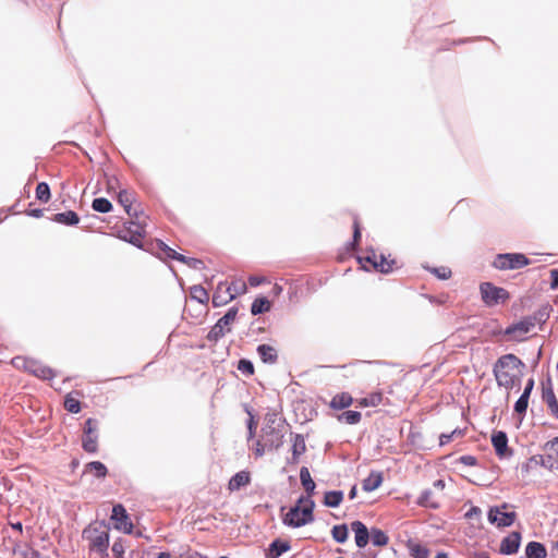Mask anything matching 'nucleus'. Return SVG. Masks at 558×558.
<instances>
[{"label":"nucleus","mask_w":558,"mask_h":558,"mask_svg":"<svg viewBox=\"0 0 558 558\" xmlns=\"http://www.w3.org/2000/svg\"><path fill=\"white\" fill-rule=\"evenodd\" d=\"M553 286L558 287V269L551 270Z\"/></svg>","instance_id":"nucleus-59"},{"label":"nucleus","mask_w":558,"mask_h":558,"mask_svg":"<svg viewBox=\"0 0 558 558\" xmlns=\"http://www.w3.org/2000/svg\"><path fill=\"white\" fill-rule=\"evenodd\" d=\"M248 414H250V420L247 422V429H248V439H251L255 436L256 422L250 411H248Z\"/></svg>","instance_id":"nucleus-54"},{"label":"nucleus","mask_w":558,"mask_h":558,"mask_svg":"<svg viewBox=\"0 0 558 558\" xmlns=\"http://www.w3.org/2000/svg\"><path fill=\"white\" fill-rule=\"evenodd\" d=\"M522 367V361L514 354L509 353L500 356L493 369L498 386L512 389L520 381Z\"/></svg>","instance_id":"nucleus-1"},{"label":"nucleus","mask_w":558,"mask_h":558,"mask_svg":"<svg viewBox=\"0 0 558 558\" xmlns=\"http://www.w3.org/2000/svg\"><path fill=\"white\" fill-rule=\"evenodd\" d=\"M408 548H409L410 555L413 558H428V556H429V550L425 546H423L418 543L410 542L408 544Z\"/></svg>","instance_id":"nucleus-39"},{"label":"nucleus","mask_w":558,"mask_h":558,"mask_svg":"<svg viewBox=\"0 0 558 558\" xmlns=\"http://www.w3.org/2000/svg\"><path fill=\"white\" fill-rule=\"evenodd\" d=\"M361 241V227L357 218L353 221V245H359Z\"/></svg>","instance_id":"nucleus-52"},{"label":"nucleus","mask_w":558,"mask_h":558,"mask_svg":"<svg viewBox=\"0 0 558 558\" xmlns=\"http://www.w3.org/2000/svg\"><path fill=\"white\" fill-rule=\"evenodd\" d=\"M520 543L521 534L519 532H511L501 541L499 551L504 555H513L518 551Z\"/></svg>","instance_id":"nucleus-15"},{"label":"nucleus","mask_w":558,"mask_h":558,"mask_svg":"<svg viewBox=\"0 0 558 558\" xmlns=\"http://www.w3.org/2000/svg\"><path fill=\"white\" fill-rule=\"evenodd\" d=\"M233 300L231 292L227 288H225V281H221L217 284V288L213 294V306L220 307Z\"/></svg>","instance_id":"nucleus-18"},{"label":"nucleus","mask_w":558,"mask_h":558,"mask_svg":"<svg viewBox=\"0 0 558 558\" xmlns=\"http://www.w3.org/2000/svg\"><path fill=\"white\" fill-rule=\"evenodd\" d=\"M110 519L113 521V527L125 534H132L134 525L123 505L118 504L112 508Z\"/></svg>","instance_id":"nucleus-11"},{"label":"nucleus","mask_w":558,"mask_h":558,"mask_svg":"<svg viewBox=\"0 0 558 558\" xmlns=\"http://www.w3.org/2000/svg\"><path fill=\"white\" fill-rule=\"evenodd\" d=\"M343 500V493L341 490L326 492L324 496V505L326 507L336 508Z\"/></svg>","instance_id":"nucleus-33"},{"label":"nucleus","mask_w":558,"mask_h":558,"mask_svg":"<svg viewBox=\"0 0 558 558\" xmlns=\"http://www.w3.org/2000/svg\"><path fill=\"white\" fill-rule=\"evenodd\" d=\"M225 288H227L229 292H231L233 300L238 295H243L247 292L246 282L241 278L233 279L229 284L225 282Z\"/></svg>","instance_id":"nucleus-29"},{"label":"nucleus","mask_w":558,"mask_h":558,"mask_svg":"<svg viewBox=\"0 0 558 558\" xmlns=\"http://www.w3.org/2000/svg\"><path fill=\"white\" fill-rule=\"evenodd\" d=\"M529 404V398L521 395V397L517 400L514 404V411L515 413L522 415L525 413Z\"/></svg>","instance_id":"nucleus-50"},{"label":"nucleus","mask_w":558,"mask_h":558,"mask_svg":"<svg viewBox=\"0 0 558 558\" xmlns=\"http://www.w3.org/2000/svg\"><path fill=\"white\" fill-rule=\"evenodd\" d=\"M83 539L88 542V549L98 553L101 557L108 556L109 526L105 521L89 523L82 533Z\"/></svg>","instance_id":"nucleus-2"},{"label":"nucleus","mask_w":558,"mask_h":558,"mask_svg":"<svg viewBox=\"0 0 558 558\" xmlns=\"http://www.w3.org/2000/svg\"><path fill=\"white\" fill-rule=\"evenodd\" d=\"M270 307H271L270 301L265 296H259V298H256L254 300V302L252 303L251 313L253 315L263 314V313L270 311Z\"/></svg>","instance_id":"nucleus-31"},{"label":"nucleus","mask_w":558,"mask_h":558,"mask_svg":"<svg viewBox=\"0 0 558 558\" xmlns=\"http://www.w3.org/2000/svg\"><path fill=\"white\" fill-rule=\"evenodd\" d=\"M290 549V544L280 539H275L266 553L267 558H278L281 554Z\"/></svg>","instance_id":"nucleus-25"},{"label":"nucleus","mask_w":558,"mask_h":558,"mask_svg":"<svg viewBox=\"0 0 558 558\" xmlns=\"http://www.w3.org/2000/svg\"><path fill=\"white\" fill-rule=\"evenodd\" d=\"M460 461L465 464V465H469V466H473L476 464L477 460L475 457L473 456H462L460 458Z\"/></svg>","instance_id":"nucleus-57"},{"label":"nucleus","mask_w":558,"mask_h":558,"mask_svg":"<svg viewBox=\"0 0 558 558\" xmlns=\"http://www.w3.org/2000/svg\"><path fill=\"white\" fill-rule=\"evenodd\" d=\"M359 260L362 263L363 260L369 264L375 270L380 271L383 274L392 272L395 269L399 268L398 262L396 258H391L389 256H385L384 254H376L372 252L371 255L365 257H360Z\"/></svg>","instance_id":"nucleus-10"},{"label":"nucleus","mask_w":558,"mask_h":558,"mask_svg":"<svg viewBox=\"0 0 558 558\" xmlns=\"http://www.w3.org/2000/svg\"><path fill=\"white\" fill-rule=\"evenodd\" d=\"M300 480H301V484H302L303 488L305 489V492L308 495L306 498H311V496L314 494L316 484L313 481L310 470L306 466L301 468Z\"/></svg>","instance_id":"nucleus-24"},{"label":"nucleus","mask_w":558,"mask_h":558,"mask_svg":"<svg viewBox=\"0 0 558 558\" xmlns=\"http://www.w3.org/2000/svg\"><path fill=\"white\" fill-rule=\"evenodd\" d=\"M543 401L546 403L550 414L558 418V400L553 388L543 389Z\"/></svg>","instance_id":"nucleus-23"},{"label":"nucleus","mask_w":558,"mask_h":558,"mask_svg":"<svg viewBox=\"0 0 558 558\" xmlns=\"http://www.w3.org/2000/svg\"><path fill=\"white\" fill-rule=\"evenodd\" d=\"M535 319L531 317L523 318L522 320L512 324L504 330V336L508 341H523L527 335L534 329Z\"/></svg>","instance_id":"nucleus-9"},{"label":"nucleus","mask_w":558,"mask_h":558,"mask_svg":"<svg viewBox=\"0 0 558 558\" xmlns=\"http://www.w3.org/2000/svg\"><path fill=\"white\" fill-rule=\"evenodd\" d=\"M417 504L423 507H428L433 509H437L439 507V500L435 497L434 493L430 489H426L422 493L418 498Z\"/></svg>","instance_id":"nucleus-32"},{"label":"nucleus","mask_w":558,"mask_h":558,"mask_svg":"<svg viewBox=\"0 0 558 558\" xmlns=\"http://www.w3.org/2000/svg\"><path fill=\"white\" fill-rule=\"evenodd\" d=\"M64 408L70 413L76 414L82 409L81 401L73 393H68L64 399Z\"/></svg>","instance_id":"nucleus-40"},{"label":"nucleus","mask_w":558,"mask_h":558,"mask_svg":"<svg viewBox=\"0 0 558 558\" xmlns=\"http://www.w3.org/2000/svg\"><path fill=\"white\" fill-rule=\"evenodd\" d=\"M507 508V504H504L501 507L492 508L488 512L489 522L499 527L510 526L514 522L517 514L515 512L505 511Z\"/></svg>","instance_id":"nucleus-13"},{"label":"nucleus","mask_w":558,"mask_h":558,"mask_svg":"<svg viewBox=\"0 0 558 558\" xmlns=\"http://www.w3.org/2000/svg\"><path fill=\"white\" fill-rule=\"evenodd\" d=\"M98 428L96 418L89 417L84 423L82 447L86 452L95 453L98 450Z\"/></svg>","instance_id":"nucleus-8"},{"label":"nucleus","mask_w":558,"mask_h":558,"mask_svg":"<svg viewBox=\"0 0 558 558\" xmlns=\"http://www.w3.org/2000/svg\"><path fill=\"white\" fill-rule=\"evenodd\" d=\"M29 362H31V359L24 357V356H15L11 360V364L15 368L24 371V372H27Z\"/></svg>","instance_id":"nucleus-48"},{"label":"nucleus","mask_w":558,"mask_h":558,"mask_svg":"<svg viewBox=\"0 0 558 558\" xmlns=\"http://www.w3.org/2000/svg\"><path fill=\"white\" fill-rule=\"evenodd\" d=\"M190 295L192 300H195L203 305H207L209 302V293L201 284L192 286L190 289Z\"/></svg>","instance_id":"nucleus-30"},{"label":"nucleus","mask_w":558,"mask_h":558,"mask_svg":"<svg viewBox=\"0 0 558 558\" xmlns=\"http://www.w3.org/2000/svg\"><path fill=\"white\" fill-rule=\"evenodd\" d=\"M481 296L487 306H495L509 300V292L500 287H496L490 282H483L480 286Z\"/></svg>","instance_id":"nucleus-7"},{"label":"nucleus","mask_w":558,"mask_h":558,"mask_svg":"<svg viewBox=\"0 0 558 558\" xmlns=\"http://www.w3.org/2000/svg\"><path fill=\"white\" fill-rule=\"evenodd\" d=\"M238 369L247 375V376H252L254 374V365L251 361L248 360H245V359H242L239 361L238 363Z\"/></svg>","instance_id":"nucleus-47"},{"label":"nucleus","mask_w":558,"mask_h":558,"mask_svg":"<svg viewBox=\"0 0 558 558\" xmlns=\"http://www.w3.org/2000/svg\"><path fill=\"white\" fill-rule=\"evenodd\" d=\"M369 536L372 538V543L375 546L383 547V546H386L389 542L388 535L379 529H375V527L372 529L369 532Z\"/></svg>","instance_id":"nucleus-38"},{"label":"nucleus","mask_w":558,"mask_h":558,"mask_svg":"<svg viewBox=\"0 0 558 558\" xmlns=\"http://www.w3.org/2000/svg\"><path fill=\"white\" fill-rule=\"evenodd\" d=\"M257 353L264 363L274 364L278 360L277 350L269 344H260L257 347Z\"/></svg>","instance_id":"nucleus-22"},{"label":"nucleus","mask_w":558,"mask_h":558,"mask_svg":"<svg viewBox=\"0 0 558 558\" xmlns=\"http://www.w3.org/2000/svg\"><path fill=\"white\" fill-rule=\"evenodd\" d=\"M481 509L478 507H471L470 510L465 513V517L468 519H474V518H480L481 517Z\"/></svg>","instance_id":"nucleus-56"},{"label":"nucleus","mask_w":558,"mask_h":558,"mask_svg":"<svg viewBox=\"0 0 558 558\" xmlns=\"http://www.w3.org/2000/svg\"><path fill=\"white\" fill-rule=\"evenodd\" d=\"M383 393L379 391L372 392L367 397L362 398L359 400V405L366 408V407H377L383 401Z\"/></svg>","instance_id":"nucleus-37"},{"label":"nucleus","mask_w":558,"mask_h":558,"mask_svg":"<svg viewBox=\"0 0 558 558\" xmlns=\"http://www.w3.org/2000/svg\"><path fill=\"white\" fill-rule=\"evenodd\" d=\"M35 194L36 198L43 203H48L51 197L49 185L46 182L37 184Z\"/></svg>","instance_id":"nucleus-41"},{"label":"nucleus","mask_w":558,"mask_h":558,"mask_svg":"<svg viewBox=\"0 0 558 558\" xmlns=\"http://www.w3.org/2000/svg\"><path fill=\"white\" fill-rule=\"evenodd\" d=\"M527 265L530 259L522 253L498 254L493 262V266L499 270L521 269Z\"/></svg>","instance_id":"nucleus-6"},{"label":"nucleus","mask_w":558,"mask_h":558,"mask_svg":"<svg viewBox=\"0 0 558 558\" xmlns=\"http://www.w3.org/2000/svg\"><path fill=\"white\" fill-rule=\"evenodd\" d=\"M353 403V398L349 392L337 393L330 401L329 407L333 410H343Z\"/></svg>","instance_id":"nucleus-21"},{"label":"nucleus","mask_w":558,"mask_h":558,"mask_svg":"<svg viewBox=\"0 0 558 558\" xmlns=\"http://www.w3.org/2000/svg\"><path fill=\"white\" fill-rule=\"evenodd\" d=\"M159 246L162 248L167 257L182 263H187V259L184 255L177 253L173 248L167 246L165 243L160 242Z\"/></svg>","instance_id":"nucleus-44"},{"label":"nucleus","mask_w":558,"mask_h":558,"mask_svg":"<svg viewBox=\"0 0 558 558\" xmlns=\"http://www.w3.org/2000/svg\"><path fill=\"white\" fill-rule=\"evenodd\" d=\"M525 555L527 558H545L547 550L539 542H530L525 547Z\"/></svg>","instance_id":"nucleus-27"},{"label":"nucleus","mask_w":558,"mask_h":558,"mask_svg":"<svg viewBox=\"0 0 558 558\" xmlns=\"http://www.w3.org/2000/svg\"><path fill=\"white\" fill-rule=\"evenodd\" d=\"M262 438L268 446V450L278 449L283 444V434L272 425H266L262 429Z\"/></svg>","instance_id":"nucleus-14"},{"label":"nucleus","mask_w":558,"mask_h":558,"mask_svg":"<svg viewBox=\"0 0 558 558\" xmlns=\"http://www.w3.org/2000/svg\"><path fill=\"white\" fill-rule=\"evenodd\" d=\"M492 442L498 457L504 458L511 454V450L508 448V437L505 432L494 433Z\"/></svg>","instance_id":"nucleus-16"},{"label":"nucleus","mask_w":558,"mask_h":558,"mask_svg":"<svg viewBox=\"0 0 558 558\" xmlns=\"http://www.w3.org/2000/svg\"><path fill=\"white\" fill-rule=\"evenodd\" d=\"M306 450V445L304 437L300 434H296L293 438L292 445V459L294 462H298L301 454H303Z\"/></svg>","instance_id":"nucleus-34"},{"label":"nucleus","mask_w":558,"mask_h":558,"mask_svg":"<svg viewBox=\"0 0 558 558\" xmlns=\"http://www.w3.org/2000/svg\"><path fill=\"white\" fill-rule=\"evenodd\" d=\"M157 558H171L169 553H160Z\"/></svg>","instance_id":"nucleus-63"},{"label":"nucleus","mask_w":558,"mask_h":558,"mask_svg":"<svg viewBox=\"0 0 558 558\" xmlns=\"http://www.w3.org/2000/svg\"><path fill=\"white\" fill-rule=\"evenodd\" d=\"M434 274L440 279H448L451 277V270L446 267L435 268Z\"/></svg>","instance_id":"nucleus-53"},{"label":"nucleus","mask_w":558,"mask_h":558,"mask_svg":"<svg viewBox=\"0 0 558 558\" xmlns=\"http://www.w3.org/2000/svg\"><path fill=\"white\" fill-rule=\"evenodd\" d=\"M434 487L437 490L441 492L445 488V482L442 480H437V481L434 482Z\"/></svg>","instance_id":"nucleus-60"},{"label":"nucleus","mask_w":558,"mask_h":558,"mask_svg":"<svg viewBox=\"0 0 558 558\" xmlns=\"http://www.w3.org/2000/svg\"><path fill=\"white\" fill-rule=\"evenodd\" d=\"M337 418L339 422L354 425V424L360 423V421L362 418V414L359 411L349 410V411H344L341 414H339L337 416Z\"/></svg>","instance_id":"nucleus-36"},{"label":"nucleus","mask_w":558,"mask_h":558,"mask_svg":"<svg viewBox=\"0 0 558 558\" xmlns=\"http://www.w3.org/2000/svg\"><path fill=\"white\" fill-rule=\"evenodd\" d=\"M29 215L39 218V217L43 216V210L41 209H35L32 213H29Z\"/></svg>","instance_id":"nucleus-62"},{"label":"nucleus","mask_w":558,"mask_h":558,"mask_svg":"<svg viewBox=\"0 0 558 558\" xmlns=\"http://www.w3.org/2000/svg\"><path fill=\"white\" fill-rule=\"evenodd\" d=\"M265 281H266L265 277H260V276H250L248 277V284L251 287H257V286L264 283Z\"/></svg>","instance_id":"nucleus-55"},{"label":"nucleus","mask_w":558,"mask_h":558,"mask_svg":"<svg viewBox=\"0 0 558 558\" xmlns=\"http://www.w3.org/2000/svg\"><path fill=\"white\" fill-rule=\"evenodd\" d=\"M533 387H534V380L529 379L522 395L530 398Z\"/></svg>","instance_id":"nucleus-58"},{"label":"nucleus","mask_w":558,"mask_h":558,"mask_svg":"<svg viewBox=\"0 0 558 558\" xmlns=\"http://www.w3.org/2000/svg\"><path fill=\"white\" fill-rule=\"evenodd\" d=\"M251 483V473L248 471H240L235 473L228 483V489L230 492H235L241 489L242 487L247 486Z\"/></svg>","instance_id":"nucleus-19"},{"label":"nucleus","mask_w":558,"mask_h":558,"mask_svg":"<svg viewBox=\"0 0 558 558\" xmlns=\"http://www.w3.org/2000/svg\"><path fill=\"white\" fill-rule=\"evenodd\" d=\"M462 436H463L462 429L456 428L454 430H452L449 434H441L439 436V445L445 446V445L449 444L453 438L462 437Z\"/></svg>","instance_id":"nucleus-46"},{"label":"nucleus","mask_w":558,"mask_h":558,"mask_svg":"<svg viewBox=\"0 0 558 558\" xmlns=\"http://www.w3.org/2000/svg\"><path fill=\"white\" fill-rule=\"evenodd\" d=\"M86 472L94 474L98 478H102L107 475V468L104 463L99 461H93L86 464Z\"/></svg>","instance_id":"nucleus-35"},{"label":"nucleus","mask_w":558,"mask_h":558,"mask_svg":"<svg viewBox=\"0 0 558 558\" xmlns=\"http://www.w3.org/2000/svg\"><path fill=\"white\" fill-rule=\"evenodd\" d=\"M52 220L61 225L74 226L80 222V217L75 211L68 210L64 213L56 214Z\"/></svg>","instance_id":"nucleus-28"},{"label":"nucleus","mask_w":558,"mask_h":558,"mask_svg":"<svg viewBox=\"0 0 558 558\" xmlns=\"http://www.w3.org/2000/svg\"><path fill=\"white\" fill-rule=\"evenodd\" d=\"M238 307L232 306L228 312L211 327L207 335V340L210 342H217L226 333L231 331V326L236 319Z\"/></svg>","instance_id":"nucleus-5"},{"label":"nucleus","mask_w":558,"mask_h":558,"mask_svg":"<svg viewBox=\"0 0 558 558\" xmlns=\"http://www.w3.org/2000/svg\"><path fill=\"white\" fill-rule=\"evenodd\" d=\"M118 202L124 208L130 218L138 219L146 217L138 206L134 207L136 203V194L133 191L121 190L118 193Z\"/></svg>","instance_id":"nucleus-12"},{"label":"nucleus","mask_w":558,"mask_h":558,"mask_svg":"<svg viewBox=\"0 0 558 558\" xmlns=\"http://www.w3.org/2000/svg\"><path fill=\"white\" fill-rule=\"evenodd\" d=\"M92 208L98 213H109L112 208V205L107 198L98 197L93 201Z\"/></svg>","instance_id":"nucleus-43"},{"label":"nucleus","mask_w":558,"mask_h":558,"mask_svg":"<svg viewBox=\"0 0 558 558\" xmlns=\"http://www.w3.org/2000/svg\"><path fill=\"white\" fill-rule=\"evenodd\" d=\"M332 538L337 543H344L348 539V527L345 524L335 525L331 530Z\"/></svg>","instance_id":"nucleus-42"},{"label":"nucleus","mask_w":558,"mask_h":558,"mask_svg":"<svg viewBox=\"0 0 558 558\" xmlns=\"http://www.w3.org/2000/svg\"><path fill=\"white\" fill-rule=\"evenodd\" d=\"M112 554L116 558H123L124 557V543L122 538H118L114 541L112 547H111Z\"/></svg>","instance_id":"nucleus-49"},{"label":"nucleus","mask_w":558,"mask_h":558,"mask_svg":"<svg viewBox=\"0 0 558 558\" xmlns=\"http://www.w3.org/2000/svg\"><path fill=\"white\" fill-rule=\"evenodd\" d=\"M543 449L548 453L549 458H558V436L548 440L544 445Z\"/></svg>","instance_id":"nucleus-45"},{"label":"nucleus","mask_w":558,"mask_h":558,"mask_svg":"<svg viewBox=\"0 0 558 558\" xmlns=\"http://www.w3.org/2000/svg\"><path fill=\"white\" fill-rule=\"evenodd\" d=\"M351 527L355 533L356 546L360 548L365 547L369 539V532L366 525L361 521H354L351 523Z\"/></svg>","instance_id":"nucleus-20"},{"label":"nucleus","mask_w":558,"mask_h":558,"mask_svg":"<svg viewBox=\"0 0 558 558\" xmlns=\"http://www.w3.org/2000/svg\"><path fill=\"white\" fill-rule=\"evenodd\" d=\"M146 219L147 217L138 219L131 218L130 222L124 223L117 230V236L137 247H142L146 235Z\"/></svg>","instance_id":"nucleus-4"},{"label":"nucleus","mask_w":558,"mask_h":558,"mask_svg":"<svg viewBox=\"0 0 558 558\" xmlns=\"http://www.w3.org/2000/svg\"><path fill=\"white\" fill-rule=\"evenodd\" d=\"M26 373H29L40 379H51L56 376L53 369L34 359H31Z\"/></svg>","instance_id":"nucleus-17"},{"label":"nucleus","mask_w":558,"mask_h":558,"mask_svg":"<svg viewBox=\"0 0 558 558\" xmlns=\"http://www.w3.org/2000/svg\"><path fill=\"white\" fill-rule=\"evenodd\" d=\"M435 558H448L446 553H438Z\"/></svg>","instance_id":"nucleus-64"},{"label":"nucleus","mask_w":558,"mask_h":558,"mask_svg":"<svg viewBox=\"0 0 558 558\" xmlns=\"http://www.w3.org/2000/svg\"><path fill=\"white\" fill-rule=\"evenodd\" d=\"M315 504L311 498L300 497L283 518V523L293 527H300L313 522Z\"/></svg>","instance_id":"nucleus-3"},{"label":"nucleus","mask_w":558,"mask_h":558,"mask_svg":"<svg viewBox=\"0 0 558 558\" xmlns=\"http://www.w3.org/2000/svg\"><path fill=\"white\" fill-rule=\"evenodd\" d=\"M383 483V474L380 472H371L369 475L363 481L362 488L365 492H373L377 489Z\"/></svg>","instance_id":"nucleus-26"},{"label":"nucleus","mask_w":558,"mask_h":558,"mask_svg":"<svg viewBox=\"0 0 558 558\" xmlns=\"http://www.w3.org/2000/svg\"><path fill=\"white\" fill-rule=\"evenodd\" d=\"M268 450V446L264 441V439L260 437L255 444L254 453L257 458L264 456V453Z\"/></svg>","instance_id":"nucleus-51"},{"label":"nucleus","mask_w":558,"mask_h":558,"mask_svg":"<svg viewBox=\"0 0 558 558\" xmlns=\"http://www.w3.org/2000/svg\"><path fill=\"white\" fill-rule=\"evenodd\" d=\"M356 494H357V488H356V486H353L349 493V498L354 499L356 497Z\"/></svg>","instance_id":"nucleus-61"}]
</instances>
